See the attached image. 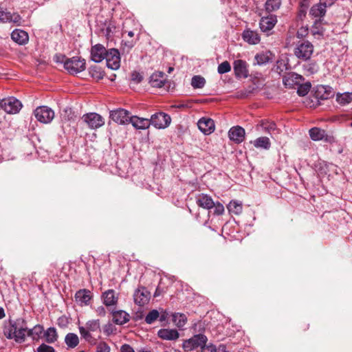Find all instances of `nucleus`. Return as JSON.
I'll return each instance as SVG.
<instances>
[{
  "instance_id": "1",
  "label": "nucleus",
  "mask_w": 352,
  "mask_h": 352,
  "mask_svg": "<svg viewBox=\"0 0 352 352\" xmlns=\"http://www.w3.org/2000/svg\"><path fill=\"white\" fill-rule=\"evenodd\" d=\"M3 332L8 339H13L17 343H23L25 340L26 336L33 340H38L43 333V327L37 324L32 329H28L26 321L19 318L5 321Z\"/></svg>"
},
{
  "instance_id": "2",
  "label": "nucleus",
  "mask_w": 352,
  "mask_h": 352,
  "mask_svg": "<svg viewBox=\"0 0 352 352\" xmlns=\"http://www.w3.org/2000/svg\"><path fill=\"white\" fill-rule=\"evenodd\" d=\"M79 331L82 338L91 344H96L95 339L91 333L100 331L99 320H91L86 322L85 326L79 327Z\"/></svg>"
},
{
  "instance_id": "3",
  "label": "nucleus",
  "mask_w": 352,
  "mask_h": 352,
  "mask_svg": "<svg viewBox=\"0 0 352 352\" xmlns=\"http://www.w3.org/2000/svg\"><path fill=\"white\" fill-rule=\"evenodd\" d=\"M314 52V45L308 41L298 42L294 49V54L302 60L307 61L310 59Z\"/></svg>"
},
{
  "instance_id": "4",
  "label": "nucleus",
  "mask_w": 352,
  "mask_h": 352,
  "mask_svg": "<svg viewBox=\"0 0 352 352\" xmlns=\"http://www.w3.org/2000/svg\"><path fill=\"white\" fill-rule=\"evenodd\" d=\"M64 67L69 74H76L85 69V60L78 56H74L64 62Z\"/></svg>"
},
{
  "instance_id": "5",
  "label": "nucleus",
  "mask_w": 352,
  "mask_h": 352,
  "mask_svg": "<svg viewBox=\"0 0 352 352\" xmlns=\"http://www.w3.org/2000/svg\"><path fill=\"white\" fill-rule=\"evenodd\" d=\"M208 341L207 337L201 333L195 335L192 338L186 340L182 344V347L185 351H190L197 347H201Z\"/></svg>"
},
{
  "instance_id": "6",
  "label": "nucleus",
  "mask_w": 352,
  "mask_h": 352,
  "mask_svg": "<svg viewBox=\"0 0 352 352\" xmlns=\"http://www.w3.org/2000/svg\"><path fill=\"white\" fill-rule=\"evenodd\" d=\"M34 115L38 122L49 124L54 118V111L47 106H41L34 111Z\"/></svg>"
},
{
  "instance_id": "7",
  "label": "nucleus",
  "mask_w": 352,
  "mask_h": 352,
  "mask_svg": "<svg viewBox=\"0 0 352 352\" xmlns=\"http://www.w3.org/2000/svg\"><path fill=\"white\" fill-rule=\"evenodd\" d=\"M22 103L14 97H9L1 100V109L7 113L15 114L22 108Z\"/></svg>"
},
{
  "instance_id": "8",
  "label": "nucleus",
  "mask_w": 352,
  "mask_h": 352,
  "mask_svg": "<svg viewBox=\"0 0 352 352\" xmlns=\"http://www.w3.org/2000/svg\"><path fill=\"white\" fill-rule=\"evenodd\" d=\"M150 122L157 129H165L170 125L171 118L167 113L158 112L151 116Z\"/></svg>"
},
{
  "instance_id": "9",
  "label": "nucleus",
  "mask_w": 352,
  "mask_h": 352,
  "mask_svg": "<svg viewBox=\"0 0 352 352\" xmlns=\"http://www.w3.org/2000/svg\"><path fill=\"white\" fill-rule=\"evenodd\" d=\"M104 59H106L107 66L113 70H116L120 67V56L117 49L111 48L107 50Z\"/></svg>"
},
{
  "instance_id": "10",
  "label": "nucleus",
  "mask_w": 352,
  "mask_h": 352,
  "mask_svg": "<svg viewBox=\"0 0 352 352\" xmlns=\"http://www.w3.org/2000/svg\"><path fill=\"white\" fill-rule=\"evenodd\" d=\"M82 120L87 124L89 127L92 129H96L104 124L103 118L96 113H89L85 114Z\"/></svg>"
},
{
  "instance_id": "11",
  "label": "nucleus",
  "mask_w": 352,
  "mask_h": 352,
  "mask_svg": "<svg viewBox=\"0 0 352 352\" xmlns=\"http://www.w3.org/2000/svg\"><path fill=\"white\" fill-rule=\"evenodd\" d=\"M110 118L113 121L120 124H128L131 119L130 113L124 109L111 111Z\"/></svg>"
},
{
  "instance_id": "12",
  "label": "nucleus",
  "mask_w": 352,
  "mask_h": 352,
  "mask_svg": "<svg viewBox=\"0 0 352 352\" xmlns=\"http://www.w3.org/2000/svg\"><path fill=\"white\" fill-rule=\"evenodd\" d=\"M22 19L21 16L16 12H10L6 9L0 8V22L13 23L18 25H21Z\"/></svg>"
},
{
  "instance_id": "13",
  "label": "nucleus",
  "mask_w": 352,
  "mask_h": 352,
  "mask_svg": "<svg viewBox=\"0 0 352 352\" xmlns=\"http://www.w3.org/2000/svg\"><path fill=\"white\" fill-rule=\"evenodd\" d=\"M133 298L136 305L144 306L149 301L150 292L145 287L138 288L135 291Z\"/></svg>"
},
{
  "instance_id": "14",
  "label": "nucleus",
  "mask_w": 352,
  "mask_h": 352,
  "mask_svg": "<svg viewBox=\"0 0 352 352\" xmlns=\"http://www.w3.org/2000/svg\"><path fill=\"white\" fill-rule=\"evenodd\" d=\"M302 81V76L295 72H289L285 76H284L283 78L284 85L289 88H292L295 85H298Z\"/></svg>"
},
{
  "instance_id": "15",
  "label": "nucleus",
  "mask_w": 352,
  "mask_h": 352,
  "mask_svg": "<svg viewBox=\"0 0 352 352\" xmlns=\"http://www.w3.org/2000/svg\"><path fill=\"white\" fill-rule=\"evenodd\" d=\"M234 74L236 78H245L248 76V65L243 60H236L233 64Z\"/></svg>"
},
{
  "instance_id": "16",
  "label": "nucleus",
  "mask_w": 352,
  "mask_h": 352,
  "mask_svg": "<svg viewBox=\"0 0 352 352\" xmlns=\"http://www.w3.org/2000/svg\"><path fill=\"white\" fill-rule=\"evenodd\" d=\"M106 52L107 50L102 45H94L91 50V60L96 63L102 62L104 59Z\"/></svg>"
},
{
  "instance_id": "17",
  "label": "nucleus",
  "mask_w": 352,
  "mask_h": 352,
  "mask_svg": "<svg viewBox=\"0 0 352 352\" xmlns=\"http://www.w3.org/2000/svg\"><path fill=\"white\" fill-rule=\"evenodd\" d=\"M199 129L205 135H209L214 131V122L208 118H201L197 123Z\"/></svg>"
},
{
  "instance_id": "18",
  "label": "nucleus",
  "mask_w": 352,
  "mask_h": 352,
  "mask_svg": "<svg viewBox=\"0 0 352 352\" xmlns=\"http://www.w3.org/2000/svg\"><path fill=\"white\" fill-rule=\"evenodd\" d=\"M245 135V129L239 126H233L228 131L229 138L237 144H239L243 141Z\"/></svg>"
},
{
  "instance_id": "19",
  "label": "nucleus",
  "mask_w": 352,
  "mask_h": 352,
  "mask_svg": "<svg viewBox=\"0 0 352 352\" xmlns=\"http://www.w3.org/2000/svg\"><path fill=\"white\" fill-rule=\"evenodd\" d=\"M76 302L80 306H86L89 304L92 298V294L88 289H80L75 294Z\"/></svg>"
},
{
  "instance_id": "20",
  "label": "nucleus",
  "mask_w": 352,
  "mask_h": 352,
  "mask_svg": "<svg viewBox=\"0 0 352 352\" xmlns=\"http://www.w3.org/2000/svg\"><path fill=\"white\" fill-rule=\"evenodd\" d=\"M277 20L275 16L270 15L266 17H262L259 25L262 32H267L270 31L276 23Z\"/></svg>"
},
{
  "instance_id": "21",
  "label": "nucleus",
  "mask_w": 352,
  "mask_h": 352,
  "mask_svg": "<svg viewBox=\"0 0 352 352\" xmlns=\"http://www.w3.org/2000/svg\"><path fill=\"white\" fill-rule=\"evenodd\" d=\"M157 336L164 340H176L179 337V333L176 329H161L157 331Z\"/></svg>"
},
{
  "instance_id": "22",
  "label": "nucleus",
  "mask_w": 352,
  "mask_h": 352,
  "mask_svg": "<svg viewBox=\"0 0 352 352\" xmlns=\"http://www.w3.org/2000/svg\"><path fill=\"white\" fill-rule=\"evenodd\" d=\"M196 202L199 207L208 210L212 208L214 206V202L211 197L206 194H201L197 196Z\"/></svg>"
},
{
  "instance_id": "23",
  "label": "nucleus",
  "mask_w": 352,
  "mask_h": 352,
  "mask_svg": "<svg viewBox=\"0 0 352 352\" xmlns=\"http://www.w3.org/2000/svg\"><path fill=\"white\" fill-rule=\"evenodd\" d=\"M12 39L19 45H25L29 40L28 33L22 30H14L11 34Z\"/></svg>"
},
{
  "instance_id": "24",
  "label": "nucleus",
  "mask_w": 352,
  "mask_h": 352,
  "mask_svg": "<svg viewBox=\"0 0 352 352\" xmlns=\"http://www.w3.org/2000/svg\"><path fill=\"white\" fill-rule=\"evenodd\" d=\"M129 123L137 129H146L151 125L150 119L139 118L138 116H131Z\"/></svg>"
},
{
  "instance_id": "25",
  "label": "nucleus",
  "mask_w": 352,
  "mask_h": 352,
  "mask_svg": "<svg viewBox=\"0 0 352 352\" xmlns=\"http://www.w3.org/2000/svg\"><path fill=\"white\" fill-rule=\"evenodd\" d=\"M103 303L109 307L117 303L118 296L113 289H109L104 292L102 295Z\"/></svg>"
},
{
  "instance_id": "26",
  "label": "nucleus",
  "mask_w": 352,
  "mask_h": 352,
  "mask_svg": "<svg viewBox=\"0 0 352 352\" xmlns=\"http://www.w3.org/2000/svg\"><path fill=\"white\" fill-rule=\"evenodd\" d=\"M242 37L245 42L250 45L258 44L261 41L258 34L256 32L250 30H244Z\"/></svg>"
},
{
  "instance_id": "27",
  "label": "nucleus",
  "mask_w": 352,
  "mask_h": 352,
  "mask_svg": "<svg viewBox=\"0 0 352 352\" xmlns=\"http://www.w3.org/2000/svg\"><path fill=\"white\" fill-rule=\"evenodd\" d=\"M318 96L322 100H327L334 96V91L329 85H321L318 88Z\"/></svg>"
},
{
  "instance_id": "28",
  "label": "nucleus",
  "mask_w": 352,
  "mask_h": 352,
  "mask_svg": "<svg viewBox=\"0 0 352 352\" xmlns=\"http://www.w3.org/2000/svg\"><path fill=\"white\" fill-rule=\"evenodd\" d=\"M165 78L163 72H155L150 77V83L153 87H162L164 85Z\"/></svg>"
},
{
  "instance_id": "29",
  "label": "nucleus",
  "mask_w": 352,
  "mask_h": 352,
  "mask_svg": "<svg viewBox=\"0 0 352 352\" xmlns=\"http://www.w3.org/2000/svg\"><path fill=\"white\" fill-rule=\"evenodd\" d=\"M130 316L124 311L120 310L113 313V321L117 324H123L129 320Z\"/></svg>"
},
{
  "instance_id": "30",
  "label": "nucleus",
  "mask_w": 352,
  "mask_h": 352,
  "mask_svg": "<svg viewBox=\"0 0 352 352\" xmlns=\"http://www.w3.org/2000/svg\"><path fill=\"white\" fill-rule=\"evenodd\" d=\"M329 6L324 3V1H320L319 4H316L311 7L310 10V14L314 17H321L324 15L326 12V8Z\"/></svg>"
},
{
  "instance_id": "31",
  "label": "nucleus",
  "mask_w": 352,
  "mask_h": 352,
  "mask_svg": "<svg viewBox=\"0 0 352 352\" xmlns=\"http://www.w3.org/2000/svg\"><path fill=\"white\" fill-rule=\"evenodd\" d=\"M254 147L268 150L271 147V142L267 137H260L250 142Z\"/></svg>"
},
{
  "instance_id": "32",
  "label": "nucleus",
  "mask_w": 352,
  "mask_h": 352,
  "mask_svg": "<svg viewBox=\"0 0 352 352\" xmlns=\"http://www.w3.org/2000/svg\"><path fill=\"white\" fill-rule=\"evenodd\" d=\"M302 69L306 75H312L318 70V66L314 61H308L302 65Z\"/></svg>"
},
{
  "instance_id": "33",
  "label": "nucleus",
  "mask_w": 352,
  "mask_h": 352,
  "mask_svg": "<svg viewBox=\"0 0 352 352\" xmlns=\"http://www.w3.org/2000/svg\"><path fill=\"white\" fill-rule=\"evenodd\" d=\"M272 54L270 52L257 54L255 57V61L257 65H263L269 63L271 60Z\"/></svg>"
},
{
  "instance_id": "34",
  "label": "nucleus",
  "mask_w": 352,
  "mask_h": 352,
  "mask_svg": "<svg viewBox=\"0 0 352 352\" xmlns=\"http://www.w3.org/2000/svg\"><path fill=\"white\" fill-rule=\"evenodd\" d=\"M229 212L234 214H240L242 212V204L241 201L232 200L227 206Z\"/></svg>"
},
{
  "instance_id": "35",
  "label": "nucleus",
  "mask_w": 352,
  "mask_h": 352,
  "mask_svg": "<svg viewBox=\"0 0 352 352\" xmlns=\"http://www.w3.org/2000/svg\"><path fill=\"white\" fill-rule=\"evenodd\" d=\"M309 135L314 141L322 140L326 135L325 131L320 128L314 127L309 130Z\"/></svg>"
},
{
  "instance_id": "36",
  "label": "nucleus",
  "mask_w": 352,
  "mask_h": 352,
  "mask_svg": "<svg viewBox=\"0 0 352 352\" xmlns=\"http://www.w3.org/2000/svg\"><path fill=\"white\" fill-rule=\"evenodd\" d=\"M65 342L68 347L74 348L78 344L79 339L76 334L69 333L66 335Z\"/></svg>"
},
{
  "instance_id": "37",
  "label": "nucleus",
  "mask_w": 352,
  "mask_h": 352,
  "mask_svg": "<svg viewBox=\"0 0 352 352\" xmlns=\"http://www.w3.org/2000/svg\"><path fill=\"white\" fill-rule=\"evenodd\" d=\"M44 337L45 338L46 342L48 343H54V342H56L58 338L56 329L54 327L48 328L44 332Z\"/></svg>"
},
{
  "instance_id": "38",
  "label": "nucleus",
  "mask_w": 352,
  "mask_h": 352,
  "mask_svg": "<svg viewBox=\"0 0 352 352\" xmlns=\"http://www.w3.org/2000/svg\"><path fill=\"white\" fill-rule=\"evenodd\" d=\"M260 126L266 133H268L271 135L274 133L275 131H277L276 124L273 122H270L268 120H261L260 122Z\"/></svg>"
},
{
  "instance_id": "39",
  "label": "nucleus",
  "mask_w": 352,
  "mask_h": 352,
  "mask_svg": "<svg viewBox=\"0 0 352 352\" xmlns=\"http://www.w3.org/2000/svg\"><path fill=\"white\" fill-rule=\"evenodd\" d=\"M336 100L341 105L348 104L352 101V93L338 94Z\"/></svg>"
},
{
  "instance_id": "40",
  "label": "nucleus",
  "mask_w": 352,
  "mask_h": 352,
  "mask_svg": "<svg viewBox=\"0 0 352 352\" xmlns=\"http://www.w3.org/2000/svg\"><path fill=\"white\" fill-rule=\"evenodd\" d=\"M281 5V0H267L265 4V10L268 12L278 10Z\"/></svg>"
},
{
  "instance_id": "41",
  "label": "nucleus",
  "mask_w": 352,
  "mask_h": 352,
  "mask_svg": "<svg viewBox=\"0 0 352 352\" xmlns=\"http://www.w3.org/2000/svg\"><path fill=\"white\" fill-rule=\"evenodd\" d=\"M89 73L92 78L97 80H101L104 77V73L101 68L96 65L90 67L89 68Z\"/></svg>"
},
{
  "instance_id": "42",
  "label": "nucleus",
  "mask_w": 352,
  "mask_h": 352,
  "mask_svg": "<svg viewBox=\"0 0 352 352\" xmlns=\"http://www.w3.org/2000/svg\"><path fill=\"white\" fill-rule=\"evenodd\" d=\"M173 321L178 327H183L186 321L187 318L184 314L175 313L173 315Z\"/></svg>"
},
{
  "instance_id": "43",
  "label": "nucleus",
  "mask_w": 352,
  "mask_h": 352,
  "mask_svg": "<svg viewBox=\"0 0 352 352\" xmlns=\"http://www.w3.org/2000/svg\"><path fill=\"white\" fill-rule=\"evenodd\" d=\"M206 80L201 76H195L192 78L191 85L194 89H201L204 87Z\"/></svg>"
},
{
  "instance_id": "44",
  "label": "nucleus",
  "mask_w": 352,
  "mask_h": 352,
  "mask_svg": "<svg viewBox=\"0 0 352 352\" xmlns=\"http://www.w3.org/2000/svg\"><path fill=\"white\" fill-rule=\"evenodd\" d=\"M160 317V313L157 309H153L148 313L145 317L146 323L151 324L153 323Z\"/></svg>"
},
{
  "instance_id": "45",
  "label": "nucleus",
  "mask_w": 352,
  "mask_h": 352,
  "mask_svg": "<svg viewBox=\"0 0 352 352\" xmlns=\"http://www.w3.org/2000/svg\"><path fill=\"white\" fill-rule=\"evenodd\" d=\"M298 89L297 93L300 96H304L307 95L311 88V84L309 82L306 83H300V85H298Z\"/></svg>"
},
{
  "instance_id": "46",
  "label": "nucleus",
  "mask_w": 352,
  "mask_h": 352,
  "mask_svg": "<svg viewBox=\"0 0 352 352\" xmlns=\"http://www.w3.org/2000/svg\"><path fill=\"white\" fill-rule=\"evenodd\" d=\"M222 347V350H224L225 346L220 344L219 349H217L216 346L209 343V344H205L201 346V352H218V350H220V348Z\"/></svg>"
},
{
  "instance_id": "47",
  "label": "nucleus",
  "mask_w": 352,
  "mask_h": 352,
  "mask_svg": "<svg viewBox=\"0 0 352 352\" xmlns=\"http://www.w3.org/2000/svg\"><path fill=\"white\" fill-rule=\"evenodd\" d=\"M218 72L221 74L229 72L231 70V66L228 61H223L218 66Z\"/></svg>"
},
{
  "instance_id": "48",
  "label": "nucleus",
  "mask_w": 352,
  "mask_h": 352,
  "mask_svg": "<svg viewBox=\"0 0 352 352\" xmlns=\"http://www.w3.org/2000/svg\"><path fill=\"white\" fill-rule=\"evenodd\" d=\"M96 352H110V347L106 342H100L97 344Z\"/></svg>"
},
{
  "instance_id": "49",
  "label": "nucleus",
  "mask_w": 352,
  "mask_h": 352,
  "mask_svg": "<svg viewBox=\"0 0 352 352\" xmlns=\"http://www.w3.org/2000/svg\"><path fill=\"white\" fill-rule=\"evenodd\" d=\"M62 117L64 120H73L74 118V115L72 111V109L70 108H67L63 111V113H62Z\"/></svg>"
},
{
  "instance_id": "50",
  "label": "nucleus",
  "mask_w": 352,
  "mask_h": 352,
  "mask_svg": "<svg viewBox=\"0 0 352 352\" xmlns=\"http://www.w3.org/2000/svg\"><path fill=\"white\" fill-rule=\"evenodd\" d=\"M37 352H55L54 348L45 344H41L36 349Z\"/></svg>"
},
{
  "instance_id": "51",
  "label": "nucleus",
  "mask_w": 352,
  "mask_h": 352,
  "mask_svg": "<svg viewBox=\"0 0 352 352\" xmlns=\"http://www.w3.org/2000/svg\"><path fill=\"white\" fill-rule=\"evenodd\" d=\"M214 214L217 215H221L224 212V207L219 202L214 203Z\"/></svg>"
},
{
  "instance_id": "52",
  "label": "nucleus",
  "mask_w": 352,
  "mask_h": 352,
  "mask_svg": "<svg viewBox=\"0 0 352 352\" xmlns=\"http://www.w3.org/2000/svg\"><path fill=\"white\" fill-rule=\"evenodd\" d=\"M308 34V28L302 27L297 32V36L298 38L305 37Z\"/></svg>"
},
{
  "instance_id": "53",
  "label": "nucleus",
  "mask_w": 352,
  "mask_h": 352,
  "mask_svg": "<svg viewBox=\"0 0 352 352\" xmlns=\"http://www.w3.org/2000/svg\"><path fill=\"white\" fill-rule=\"evenodd\" d=\"M121 352H135L133 349L129 344H124L120 349Z\"/></svg>"
},
{
  "instance_id": "54",
  "label": "nucleus",
  "mask_w": 352,
  "mask_h": 352,
  "mask_svg": "<svg viewBox=\"0 0 352 352\" xmlns=\"http://www.w3.org/2000/svg\"><path fill=\"white\" fill-rule=\"evenodd\" d=\"M132 80L136 82H140L142 80V77L138 73H133Z\"/></svg>"
},
{
  "instance_id": "55",
  "label": "nucleus",
  "mask_w": 352,
  "mask_h": 352,
  "mask_svg": "<svg viewBox=\"0 0 352 352\" xmlns=\"http://www.w3.org/2000/svg\"><path fill=\"white\" fill-rule=\"evenodd\" d=\"M96 312L98 313V314L99 316H104L105 313H106L105 309L102 306L98 307L96 309Z\"/></svg>"
},
{
  "instance_id": "56",
  "label": "nucleus",
  "mask_w": 352,
  "mask_h": 352,
  "mask_svg": "<svg viewBox=\"0 0 352 352\" xmlns=\"http://www.w3.org/2000/svg\"><path fill=\"white\" fill-rule=\"evenodd\" d=\"M300 8H304L305 9H307L309 6V0H300Z\"/></svg>"
},
{
  "instance_id": "57",
  "label": "nucleus",
  "mask_w": 352,
  "mask_h": 352,
  "mask_svg": "<svg viewBox=\"0 0 352 352\" xmlns=\"http://www.w3.org/2000/svg\"><path fill=\"white\" fill-rule=\"evenodd\" d=\"M306 10H307V9H305L304 8H300V10L299 14H298V16L300 19H302V17H304L305 16Z\"/></svg>"
},
{
  "instance_id": "58",
  "label": "nucleus",
  "mask_w": 352,
  "mask_h": 352,
  "mask_svg": "<svg viewBox=\"0 0 352 352\" xmlns=\"http://www.w3.org/2000/svg\"><path fill=\"white\" fill-rule=\"evenodd\" d=\"M158 318L160 321L164 322L167 318V314H166V312L162 313L161 314H160V317Z\"/></svg>"
},
{
  "instance_id": "59",
  "label": "nucleus",
  "mask_w": 352,
  "mask_h": 352,
  "mask_svg": "<svg viewBox=\"0 0 352 352\" xmlns=\"http://www.w3.org/2000/svg\"><path fill=\"white\" fill-rule=\"evenodd\" d=\"M6 316L5 311L3 307H0V320Z\"/></svg>"
},
{
  "instance_id": "60",
  "label": "nucleus",
  "mask_w": 352,
  "mask_h": 352,
  "mask_svg": "<svg viewBox=\"0 0 352 352\" xmlns=\"http://www.w3.org/2000/svg\"><path fill=\"white\" fill-rule=\"evenodd\" d=\"M334 0H320V1H324V3H326V5L331 6Z\"/></svg>"
},
{
  "instance_id": "61",
  "label": "nucleus",
  "mask_w": 352,
  "mask_h": 352,
  "mask_svg": "<svg viewBox=\"0 0 352 352\" xmlns=\"http://www.w3.org/2000/svg\"><path fill=\"white\" fill-rule=\"evenodd\" d=\"M138 352H151V351L147 349H141Z\"/></svg>"
},
{
  "instance_id": "62",
  "label": "nucleus",
  "mask_w": 352,
  "mask_h": 352,
  "mask_svg": "<svg viewBox=\"0 0 352 352\" xmlns=\"http://www.w3.org/2000/svg\"><path fill=\"white\" fill-rule=\"evenodd\" d=\"M133 34H133V32H131V31H130V32H128V35H129L130 37L133 36Z\"/></svg>"
},
{
  "instance_id": "63",
  "label": "nucleus",
  "mask_w": 352,
  "mask_h": 352,
  "mask_svg": "<svg viewBox=\"0 0 352 352\" xmlns=\"http://www.w3.org/2000/svg\"><path fill=\"white\" fill-rule=\"evenodd\" d=\"M115 78H116V75H115V74H113V75L110 77V80H113Z\"/></svg>"
},
{
  "instance_id": "64",
  "label": "nucleus",
  "mask_w": 352,
  "mask_h": 352,
  "mask_svg": "<svg viewBox=\"0 0 352 352\" xmlns=\"http://www.w3.org/2000/svg\"><path fill=\"white\" fill-rule=\"evenodd\" d=\"M245 96H247V94L245 93H243L241 95V97H245Z\"/></svg>"
}]
</instances>
